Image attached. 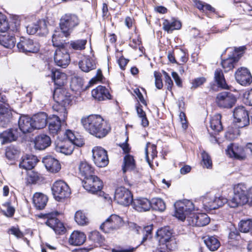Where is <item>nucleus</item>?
<instances>
[{
	"mask_svg": "<svg viewBox=\"0 0 252 252\" xmlns=\"http://www.w3.org/2000/svg\"><path fill=\"white\" fill-rule=\"evenodd\" d=\"M132 203L133 208L138 212H146L151 208V201L146 198L133 199Z\"/></svg>",
	"mask_w": 252,
	"mask_h": 252,
	"instance_id": "obj_26",
	"label": "nucleus"
},
{
	"mask_svg": "<svg viewBox=\"0 0 252 252\" xmlns=\"http://www.w3.org/2000/svg\"><path fill=\"white\" fill-rule=\"evenodd\" d=\"M239 59V58L232 57L222 60L221 65L224 69V71L228 72L232 70L234 67L235 64L238 62Z\"/></svg>",
	"mask_w": 252,
	"mask_h": 252,
	"instance_id": "obj_44",
	"label": "nucleus"
},
{
	"mask_svg": "<svg viewBox=\"0 0 252 252\" xmlns=\"http://www.w3.org/2000/svg\"><path fill=\"white\" fill-rule=\"evenodd\" d=\"M214 80L217 86L223 89H229V87L226 84L223 72L220 68H217L214 72Z\"/></svg>",
	"mask_w": 252,
	"mask_h": 252,
	"instance_id": "obj_37",
	"label": "nucleus"
},
{
	"mask_svg": "<svg viewBox=\"0 0 252 252\" xmlns=\"http://www.w3.org/2000/svg\"><path fill=\"white\" fill-rule=\"evenodd\" d=\"M228 200L226 198L222 197H210L208 196L203 199V203L204 208L206 210H215L222 206L225 203L228 204Z\"/></svg>",
	"mask_w": 252,
	"mask_h": 252,
	"instance_id": "obj_17",
	"label": "nucleus"
},
{
	"mask_svg": "<svg viewBox=\"0 0 252 252\" xmlns=\"http://www.w3.org/2000/svg\"><path fill=\"white\" fill-rule=\"evenodd\" d=\"M135 167V160L133 157L130 155H126L124 159V164L122 170L124 173L127 171L132 170Z\"/></svg>",
	"mask_w": 252,
	"mask_h": 252,
	"instance_id": "obj_43",
	"label": "nucleus"
},
{
	"mask_svg": "<svg viewBox=\"0 0 252 252\" xmlns=\"http://www.w3.org/2000/svg\"><path fill=\"white\" fill-rule=\"evenodd\" d=\"M74 150L73 144L68 141H61L56 143L55 150L65 155H70Z\"/></svg>",
	"mask_w": 252,
	"mask_h": 252,
	"instance_id": "obj_32",
	"label": "nucleus"
},
{
	"mask_svg": "<svg viewBox=\"0 0 252 252\" xmlns=\"http://www.w3.org/2000/svg\"><path fill=\"white\" fill-rule=\"evenodd\" d=\"M163 26L165 31L168 32H171L174 30L180 29L182 25L180 21L175 19L165 20L163 23Z\"/></svg>",
	"mask_w": 252,
	"mask_h": 252,
	"instance_id": "obj_38",
	"label": "nucleus"
},
{
	"mask_svg": "<svg viewBox=\"0 0 252 252\" xmlns=\"http://www.w3.org/2000/svg\"><path fill=\"white\" fill-rule=\"evenodd\" d=\"M58 215V213L57 212L55 213L52 212L41 214L40 217L46 219L45 224L52 228L56 234L61 235L64 233L65 228L63 223L56 218Z\"/></svg>",
	"mask_w": 252,
	"mask_h": 252,
	"instance_id": "obj_9",
	"label": "nucleus"
},
{
	"mask_svg": "<svg viewBox=\"0 0 252 252\" xmlns=\"http://www.w3.org/2000/svg\"><path fill=\"white\" fill-rule=\"evenodd\" d=\"M92 96L98 101L111 99L108 90L104 86H98L92 91Z\"/></svg>",
	"mask_w": 252,
	"mask_h": 252,
	"instance_id": "obj_23",
	"label": "nucleus"
},
{
	"mask_svg": "<svg viewBox=\"0 0 252 252\" xmlns=\"http://www.w3.org/2000/svg\"><path fill=\"white\" fill-rule=\"evenodd\" d=\"M19 130L24 134L32 132L33 129L32 118L21 116L18 121Z\"/></svg>",
	"mask_w": 252,
	"mask_h": 252,
	"instance_id": "obj_22",
	"label": "nucleus"
},
{
	"mask_svg": "<svg viewBox=\"0 0 252 252\" xmlns=\"http://www.w3.org/2000/svg\"><path fill=\"white\" fill-rule=\"evenodd\" d=\"M9 29V25L6 16L0 12V32H5Z\"/></svg>",
	"mask_w": 252,
	"mask_h": 252,
	"instance_id": "obj_50",
	"label": "nucleus"
},
{
	"mask_svg": "<svg viewBox=\"0 0 252 252\" xmlns=\"http://www.w3.org/2000/svg\"><path fill=\"white\" fill-rule=\"evenodd\" d=\"M135 228L137 232H139L140 229H142V227L137 225L136 224H134ZM142 230L143 231V233L146 234H144V236L143 238L142 241L141 242V244H142L144 241H145L149 235H150L152 233V231L153 230V225H147L146 226H144Z\"/></svg>",
	"mask_w": 252,
	"mask_h": 252,
	"instance_id": "obj_49",
	"label": "nucleus"
},
{
	"mask_svg": "<svg viewBox=\"0 0 252 252\" xmlns=\"http://www.w3.org/2000/svg\"><path fill=\"white\" fill-rule=\"evenodd\" d=\"M48 198L47 195L40 192H36L33 194L32 202L37 210L43 209L47 205Z\"/></svg>",
	"mask_w": 252,
	"mask_h": 252,
	"instance_id": "obj_30",
	"label": "nucleus"
},
{
	"mask_svg": "<svg viewBox=\"0 0 252 252\" xmlns=\"http://www.w3.org/2000/svg\"><path fill=\"white\" fill-rule=\"evenodd\" d=\"M52 191L55 199L58 201L69 197L71 193L69 186L62 180L57 181L53 184Z\"/></svg>",
	"mask_w": 252,
	"mask_h": 252,
	"instance_id": "obj_8",
	"label": "nucleus"
},
{
	"mask_svg": "<svg viewBox=\"0 0 252 252\" xmlns=\"http://www.w3.org/2000/svg\"><path fill=\"white\" fill-rule=\"evenodd\" d=\"M136 249V248H129L128 249H112V252H133Z\"/></svg>",
	"mask_w": 252,
	"mask_h": 252,
	"instance_id": "obj_60",
	"label": "nucleus"
},
{
	"mask_svg": "<svg viewBox=\"0 0 252 252\" xmlns=\"http://www.w3.org/2000/svg\"><path fill=\"white\" fill-rule=\"evenodd\" d=\"M86 239V235L83 232L75 231L71 234L68 242L72 246H80L85 242Z\"/></svg>",
	"mask_w": 252,
	"mask_h": 252,
	"instance_id": "obj_33",
	"label": "nucleus"
},
{
	"mask_svg": "<svg viewBox=\"0 0 252 252\" xmlns=\"http://www.w3.org/2000/svg\"><path fill=\"white\" fill-rule=\"evenodd\" d=\"M245 103L250 106H252V89L245 94Z\"/></svg>",
	"mask_w": 252,
	"mask_h": 252,
	"instance_id": "obj_56",
	"label": "nucleus"
},
{
	"mask_svg": "<svg viewBox=\"0 0 252 252\" xmlns=\"http://www.w3.org/2000/svg\"><path fill=\"white\" fill-rule=\"evenodd\" d=\"M151 208L154 210L163 212L166 208V206L163 200L160 198H153L151 201Z\"/></svg>",
	"mask_w": 252,
	"mask_h": 252,
	"instance_id": "obj_45",
	"label": "nucleus"
},
{
	"mask_svg": "<svg viewBox=\"0 0 252 252\" xmlns=\"http://www.w3.org/2000/svg\"><path fill=\"white\" fill-rule=\"evenodd\" d=\"M82 184L83 188L88 192L92 194L98 193L99 196H103L105 199L108 197V194L101 191L103 182L97 176L93 175L83 180Z\"/></svg>",
	"mask_w": 252,
	"mask_h": 252,
	"instance_id": "obj_5",
	"label": "nucleus"
},
{
	"mask_svg": "<svg viewBox=\"0 0 252 252\" xmlns=\"http://www.w3.org/2000/svg\"><path fill=\"white\" fill-rule=\"evenodd\" d=\"M248 189L246 184L239 183L234 186V195L229 200L228 206L231 208H235L239 205H243L248 203L247 193Z\"/></svg>",
	"mask_w": 252,
	"mask_h": 252,
	"instance_id": "obj_4",
	"label": "nucleus"
},
{
	"mask_svg": "<svg viewBox=\"0 0 252 252\" xmlns=\"http://www.w3.org/2000/svg\"><path fill=\"white\" fill-rule=\"evenodd\" d=\"M20 153L19 150L14 146H9L7 148L5 152V156L9 160H14Z\"/></svg>",
	"mask_w": 252,
	"mask_h": 252,
	"instance_id": "obj_47",
	"label": "nucleus"
},
{
	"mask_svg": "<svg viewBox=\"0 0 252 252\" xmlns=\"http://www.w3.org/2000/svg\"><path fill=\"white\" fill-rule=\"evenodd\" d=\"M234 123L239 128L248 126L250 124V118L248 111L243 106L236 107L233 111Z\"/></svg>",
	"mask_w": 252,
	"mask_h": 252,
	"instance_id": "obj_11",
	"label": "nucleus"
},
{
	"mask_svg": "<svg viewBox=\"0 0 252 252\" xmlns=\"http://www.w3.org/2000/svg\"><path fill=\"white\" fill-rule=\"evenodd\" d=\"M246 147L244 148L242 146L237 144H231L229 145L226 150V153L231 158L239 160H244L246 158Z\"/></svg>",
	"mask_w": 252,
	"mask_h": 252,
	"instance_id": "obj_18",
	"label": "nucleus"
},
{
	"mask_svg": "<svg viewBox=\"0 0 252 252\" xmlns=\"http://www.w3.org/2000/svg\"><path fill=\"white\" fill-rule=\"evenodd\" d=\"M21 136V132L17 127L9 128L0 133L2 144L15 141Z\"/></svg>",
	"mask_w": 252,
	"mask_h": 252,
	"instance_id": "obj_19",
	"label": "nucleus"
},
{
	"mask_svg": "<svg viewBox=\"0 0 252 252\" xmlns=\"http://www.w3.org/2000/svg\"><path fill=\"white\" fill-rule=\"evenodd\" d=\"M236 100V98L233 94L223 92L217 94L216 102L219 107L230 109L234 105Z\"/></svg>",
	"mask_w": 252,
	"mask_h": 252,
	"instance_id": "obj_13",
	"label": "nucleus"
},
{
	"mask_svg": "<svg viewBox=\"0 0 252 252\" xmlns=\"http://www.w3.org/2000/svg\"><path fill=\"white\" fill-rule=\"evenodd\" d=\"M165 77V84L167 85V89L168 91H171L173 86V81L171 77L168 75V74L164 72Z\"/></svg>",
	"mask_w": 252,
	"mask_h": 252,
	"instance_id": "obj_58",
	"label": "nucleus"
},
{
	"mask_svg": "<svg viewBox=\"0 0 252 252\" xmlns=\"http://www.w3.org/2000/svg\"><path fill=\"white\" fill-rule=\"evenodd\" d=\"M15 42V37L13 34L8 32L0 34V44L3 47L11 49L14 47Z\"/></svg>",
	"mask_w": 252,
	"mask_h": 252,
	"instance_id": "obj_34",
	"label": "nucleus"
},
{
	"mask_svg": "<svg viewBox=\"0 0 252 252\" xmlns=\"http://www.w3.org/2000/svg\"><path fill=\"white\" fill-rule=\"evenodd\" d=\"M172 76L176 85L179 87H181L182 86V81L178 74L175 72H172Z\"/></svg>",
	"mask_w": 252,
	"mask_h": 252,
	"instance_id": "obj_63",
	"label": "nucleus"
},
{
	"mask_svg": "<svg viewBox=\"0 0 252 252\" xmlns=\"http://www.w3.org/2000/svg\"><path fill=\"white\" fill-rule=\"evenodd\" d=\"M221 118L220 114H217L215 115L210 120V127L215 133L220 132L222 130Z\"/></svg>",
	"mask_w": 252,
	"mask_h": 252,
	"instance_id": "obj_41",
	"label": "nucleus"
},
{
	"mask_svg": "<svg viewBox=\"0 0 252 252\" xmlns=\"http://www.w3.org/2000/svg\"><path fill=\"white\" fill-rule=\"evenodd\" d=\"M70 34H67L64 33L63 31H55L52 36V42L54 46L59 48L63 47H67V44L64 43L65 38Z\"/></svg>",
	"mask_w": 252,
	"mask_h": 252,
	"instance_id": "obj_27",
	"label": "nucleus"
},
{
	"mask_svg": "<svg viewBox=\"0 0 252 252\" xmlns=\"http://www.w3.org/2000/svg\"><path fill=\"white\" fill-rule=\"evenodd\" d=\"M128 60L126 59L123 57H121L118 60V63L120 67L122 69H124L125 67L127 64Z\"/></svg>",
	"mask_w": 252,
	"mask_h": 252,
	"instance_id": "obj_62",
	"label": "nucleus"
},
{
	"mask_svg": "<svg viewBox=\"0 0 252 252\" xmlns=\"http://www.w3.org/2000/svg\"><path fill=\"white\" fill-rule=\"evenodd\" d=\"M12 112L7 103L0 104V126L6 127L10 122Z\"/></svg>",
	"mask_w": 252,
	"mask_h": 252,
	"instance_id": "obj_21",
	"label": "nucleus"
},
{
	"mask_svg": "<svg viewBox=\"0 0 252 252\" xmlns=\"http://www.w3.org/2000/svg\"><path fill=\"white\" fill-rule=\"evenodd\" d=\"M80 20L74 14L66 13L63 15L60 20V28L67 34H70L73 29L78 26Z\"/></svg>",
	"mask_w": 252,
	"mask_h": 252,
	"instance_id": "obj_6",
	"label": "nucleus"
},
{
	"mask_svg": "<svg viewBox=\"0 0 252 252\" xmlns=\"http://www.w3.org/2000/svg\"><path fill=\"white\" fill-rule=\"evenodd\" d=\"M28 176L30 182L32 183H34L38 179V176L37 173H33L32 172H28Z\"/></svg>",
	"mask_w": 252,
	"mask_h": 252,
	"instance_id": "obj_61",
	"label": "nucleus"
},
{
	"mask_svg": "<svg viewBox=\"0 0 252 252\" xmlns=\"http://www.w3.org/2000/svg\"><path fill=\"white\" fill-rule=\"evenodd\" d=\"M93 158L94 164L99 167H104L109 163L107 152L101 147L96 146L92 150Z\"/></svg>",
	"mask_w": 252,
	"mask_h": 252,
	"instance_id": "obj_14",
	"label": "nucleus"
},
{
	"mask_svg": "<svg viewBox=\"0 0 252 252\" xmlns=\"http://www.w3.org/2000/svg\"><path fill=\"white\" fill-rule=\"evenodd\" d=\"M204 242L207 248L213 252L217 250L220 245L219 240L214 236L204 238Z\"/></svg>",
	"mask_w": 252,
	"mask_h": 252,
	"instance_id": "obj_39",
	"label": "nucleus"
},
{
	"mask_svg": "<svg viewBox=\"0 0 252 252\" xmlns=\"http://www.w3.org/2000/svg\"><path fill=\"white\" fill-rule=\"evenodd\" d=\"M32 119L34 129L43 128L48 122L47 114L44 112L35 115Z\"/></svg>",
	"mask_w": 252,
	"mask_h": 252,
	"instance_id": "obj_31",
	"label": "nucleus"
},
{
	"mask_svg": "<svg viewBox=\"0 0 252 252\" xmlns=\"http://www.w3.org/2000/svg\"><path fill=\"white\" fill-rule=\"evenodd\" d=\"M239 228L241 232L247 233L252 230V220H243L239 223Z\"/></svg>",
	"mask_w": 252,
	"mask_h": 252,
	"instance_id": "obj_46",
	"label": "nucleus"
},
{
	"mask_svg": "<svg viewBox=\"0 0 252 252\" xmlns=\"http://www.w3.org/2000/svg\"><path fill=\"white\" fill-rule=\"evenodd\" d=\"M54 61L56 64L63 68H65L70 63V57L67 47L57 48L54 53Z\"/></svg>",
	"mask_w": 252,
	"mask_h": 252,
	"instance_id": "obj_15",
	"label": "nucleus"
},
{
	"mask_svg": "<svg viewBox=\"0 0 252 252\" xmlns=\"http://www.w3.org/2000/svg\"><path fill=\"white\" fill-rule=\"evenodd\" d=\"M79 175L84 180L94 175V169L92 165L86 161H81L78 165Z\"/></svg>",
	"mask_w": 252,
	"mask_h": 252,
	"instance_id": "obj_28",
	"label": "nucleus"
},
{
	"mask_svg": "<svg viewBox=\"0 0 252 252\" xmlns=\"http://www.w3.org/2000/svg\"><path fill=\"white\" fill-rule=\"evenodd\" d=\"M52 79L55 85L58 87L63 86L66 82L67 76L63 72L57 70L52 71Z\"/></svg>",
	"mask_w": 252,
	"mask_h": 252,
	"instance_id": "obj_36",
	"label": "nucleus"
},
{
	"mask_svg": "<svg viewBox=\"0 0 252 252\" xmlns=\"http://www.w3.org/2000/svg\"><path fill=\"white\" fill-rule=\"evenodd\" d=\"M8 232L12 235H15L18 238H21L23 237V233L18 228L12 227L9 229Z\"/></svg>",
	"mask_w": 252,
	"mask_h": 252,
	"instance_id": "obj_55",
	"label": "nucleus"
},
{
	"mask_svg": "<svg viewBox=\"0 0 252 252\" xmlns=\"http://www.w3.org/2000/svg\"><path fill=\"white\" fill-rule=\"evenodd\" d=\"M42 162L46 169L50 172L57 173L61 168L59 161L51 156L43 158Z\"/></svg>",
	"mask_w": 252,
	"mask_h": 252,
	"instance_id": "obj_24",
	"label": "nucleus"
},
{
	"mask_svg": "<svg viewBox=\"0 0 252 252\" xmlns=\"http://www.w3.org/2000/svg\"><path fill=\"white\" fill-rule=\"evenodd\" d=\"M14 212L15 209L13 207L8 205L6 211H4V215L7 217H11L13 216Z\"/></svg>",
	"mask_w": 252,
	"mask_h": 252,
	"instance_id": "obj_59",
	"label": "nucleus"
},
{
	"mask_svg": "<svg viewBox=\"0 0 252 252\" xmlns=\"http://www.w3.org/2000/svg\"><path fill=\"white\" fill-rule=\"evenodd\" d=\"M202 160L203 164V166L207 168L212 167V162L211 157L207 153L203 151L201 153Z\"/></svg>",
	"mask_w": 252,
	"mask_h": 252,
	"instance_id": "obj_51",
	"label": "nucleus"
},
{
	"mask_svg": "<svg viewBox=\"0 0 252 252\" xmlns=\"http://www.w3.org/2000/svg\"><path fill=\"white\" fill-rule=\"evenodd\" d=\"M17 47L20 52L24 53H36L39 50V44L34 43L29 38L21 37L20 41L17 43Z\"/></svg>",
	"mask_w": 252,
	"mask_h": 252,
	"instance_id": "obj_16",
	"label": "nucleus"
},
{
	"mask_svg": "<svg viewBox=\"0 0 252 252\" xmlns=\"http://www.w3.org/2000/svg\"><path fill=\"white\" fill-rule=\"evenodd\" d=\"M79 65L80 68L84 72H88L90 70L95 68V64L93 60L91 59H85L79 62Z\"/></svg>",
	"mask_w": 252,
	"mask_h": 252,
	"instance_id": "obj_42",
	"label": "nucleus"
},
{
	"mask_svg": "<svg viewBox=\"0 0 252 252\" xmlns=\"http://www.w3.org/2000/svg\"><path fill=\"white\" fill-rule=\"evenodd\" d=\"M75 221L80 225H84L88 223V220L85 214L81 211H78L76 212L74 216Z\"/></svg>",
	"mask_w": 252,
	"mask_h": 252,
	"instance_id": "obj_48",
	"label": "nucleus"
},
{
	"mask_svg": "<svg viewBox=\"0 0 252 252\" xmlns=\"http://www.w3.org/2000/svg\"><path fill=\"white\" fill-rule=\"evenodd\" d=\"M26 29L27 33L29 34H34L38 31H40V34L46 32V26L44 21H39L37 23L29 25L26 27Z\"/></svg>",
	"mask_w": 252,
	"mask_h": 252,
	"instance_id": "obj_35",
	"label": "nucleus"
},
{
	"mask_svg": "<svg viewBox=\"0 0 252 252\" xmlns=\"http://www.w3.org/2000/svg\"><path fill=\"white\" fill-rule=\"evenodd\" d=\"M248 203L250 205L252 206V186L248 189L247 193Z\"/></svg>",
	"mask_w": 252,
	"mask_h": 252,
	"instance_id": "obj_64",
	"label": "nucleus"
},
{
	"mask_svg": "<svg viewBox=\"0 0 252 252\" xmlns=\"http://www.w3.org/2000/svg\"><path fill=\"white\" fill-rule=\"evenodd\" d=\"M38 161L36 156L32 155H27L23 156L19 163V167L26 170H31L36 165Z\"/></svg>",
	"mask_w": 252,
	"mask_h": 252,
	"instance_id": "obj_25",
	"label": "nucleus"
},
{
	"mask_svg": "<svg viewBox=\"0 0 252 252\" xmlns=\"http://www.w3.org/2000/svg\"><path fill=\"white\" fill-rule=\"evenodd\" d=\"M122 219L118 215H111L101 225L100 228L105 233H109L119 229L123 225Z\"/></svg>",
	"mask_w": 252,
	"mask_h": 252,
	"instance_id": "obj_12",
	"label": "nucleus"
},
{
	"mask_svg": "<svg viewBox=\"0 0 252 252\" xmlns=\"http://www.w3.org/2000/svg\"><path fill=\"white\" fill-rule=\"evenodd\" d=\"M34 143L36 149L43 150L51 145V140L49 136L42 134L35 137Z\"/></svg>",
	"mask_w": 252,
	"mask_h": 252,
	"instance_id": "obj_29",
	"label": "nucleus"
},
{
	"mask_svg": "<svg viewBox=\"0 0 252 252\" xmlns=\"http://www.w3.org/2000/svg\"><path fill=\"white\" fill-rule=\"evenodd\" d=\"M81 123L86 130L99 138L105 137L111 129L109 123L98 115L84 117Z\"/></svg>",
	"mask_w": 252,
	"mask_h": 252,
	"instance_id": "obj_3",
	"label": "nucleus"
},
{
	"mask_svg": "<svg viewBox=\"0 0 252 252\" xmlns=\"http://www.w3.org/2000/svg\"><path fill=\"white\" fill-rule=\"evenodd\" d=\"M175 216L179 220L184 221L187 219L188 224L195 226H204L207 225L210 221V218L206 214H196L194 210V205L192 201L185 200L178 201L174 204Z\"/></svg>",
	"mask_w": 252,
	"mask_h": 252,
	"instance_id": "obj_1",
	"label": "nucleus"
},
{
	"mask_svg": "<svg viewBox=\"0 0 252 252\" xmlns=\"http://www.w3.org/2000/svg\"><path fill=\"white\" fill-rule=\"evenodd\" d=\"M103 78V75L102 74L101 70L100 69H98L97 70V73L95 76L92 78V79L90 81L89 83L91 85L95 84L97 82H101Z\"/></svg>",
	"mask_w": 252,
	"mask_h": 252,
	"instance_id": "obj_53",
	"label": "nucleus"
},
{
	"mask_svg": "<svg viewBox=\"0 0 252 252\" xmlns=\"http://www.w3.org/2000/svg\"><path fill=\"white\" fill-rule=\"evenodd\" d=\"M89 239L94 243H99L102 242V237L100 233L97 231H94L90 233Z\"/></svg>",
	"mask_w": 252,
	"mask_h": 252,
	"instance_id": "obj_52",
	"label": "nucleus"
},
{
	"mask_svg": "<svg viewBox=\"0 0 252 252\" xmlns=\"http://www.w3.org/2000/svg\"><path fill=\"white\" fill-rule=\"evenodd\" d=\"M237 82L242 86H247L252 82V76L250 71L245 67L239 68L235 72Z\"/></svg>",
	"mask_w": 252,
	"mask_h": 252,
	"instance_id": "obj_20",
	"label": "nucleus"
},
{
	"mask_svg": "<svg viewBox=\"0 0 252 252\" xmlns=\"http://www.w3.org/2000/svg\"><path fill=\"white\" fill-rule=\"evenodd\" d=\"M206 81V79L205 77L195 78L192 81L191 88L196 89L202 85Z\"/></svg>",
	"mask_w": 252,
	"mask_h": 252,
	"instance_id": "obj_54",
	"label": "nucleus"
},
{
	"mask_svg": "<svg viewBox=\"0 0 252 252\" xmlns=\"http://www.w3.org/2000/svg\"><path fill=\"white\" fill-rule=\"evenodd\" d=\"M155 77V85L158 89H160L163 86V84L160 75L157 73H155L154 74Z\"/></svg>",
	"mask_w": 252,
	"mask_h": 252,
	"instance_id": "obj_57",
	"label": "nucleus"
},
{
	"mask_svg": "<svg viewBox=\"0 0 252 252\" xmlns=\"http://www.w3.org/2000/svg\"><path fill=\"white\" fill-rule=\"evenodd\" d=\"M87 40L86 39H77L70 41L67 43V48L75 51H82L85 49Z\"/></svg>",
	"mask_w": 252,
	"mask_h": 252,
	"instance_id": "obj_40",
	"label": "nucleus"
},
{
	"mask_svg": "<svg viewBox=\"0 0 252 252\" xmlns=\"http://www.w3.org/2000/svg\"><path fill=\"white\" fill-rule=\"evenodd\" d=\"M61 90L57 88L54 93L53 97L56 103L53 106V109L57 114H53L52 117L48 119L49 130L52 134H57L60 130L61 121H64L67 117L66 109L65 107L66 104H69L70 100L66 96L61 93Z\"/></svg>",
	"mask_w": 252,
	"mask_h": 252,
	"instance_id": "obj_2",
	"label": "nucleus"
},
{
	"mask_svg": "<svg viewBox=\"0 0 252 252\" xmlns=\"http://www.w3.org/2000/svg\"><path fill=\"white\" fill-rule=\"evenodd\" d=\"M114 199L118 203L125 206H129L133 201V196L131 191L125 187H118L115 192Z\"/></svg>",
	"mask_w": 252,
	"mask_h": 252,
	"instance_id": "obj_10",
	"label": "nucleus"
},
{
	"mask_svg": "<svg viewBox=\"0 0 252 252\" xmlns=\"http://www.w3.org/2000/svg\"><path fill=\"white\" fill-rule=\"evenodd\" d=\"M157 237L160 244L165 245L166 247L173 250L177 247L175 239L172 236V232L169 226H166L158 230Z\"/></svg>",
	"mask_w": 252,
	"mask_h": 252,
	"instance_id": "obj_7",
	"label": "nucleus"
}]
</instances>
